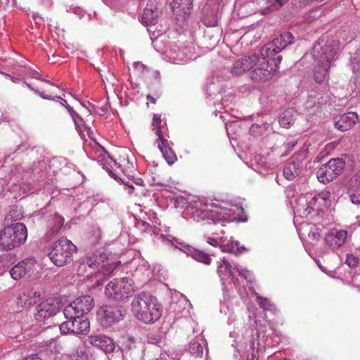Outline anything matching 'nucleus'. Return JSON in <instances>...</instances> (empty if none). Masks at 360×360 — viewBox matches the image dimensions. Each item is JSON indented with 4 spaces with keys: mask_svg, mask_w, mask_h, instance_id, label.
Here are the masks:
<instances>
[{
    "mask_svg": "<svg viewBox=\"0 0 360 360\" xmlns=\"http://www.w3.org/2000/svg\"><path fill=\"white\" fill-rule=\"evenodd\" d=\"M25 83L26 84L27 86L31 89L32 91H33L35 94H38L39 96H40L42 98L44 99H47V100H54L53 98H52L51 96H49V95H46L45 94L43 91H39L37 89H35L34 88L31 84L27 83L26 82H25Z\"/></svg>",
    "mask_w": 360,
    "mask_h": 360,
    "instance_id": "obj_37",
    "label": "nucleus"
},
{
    "mask_svg": "<svg viewBox=\"0 0 360 360\" xmlns=\"http://www.w3.org/2000/svg\"><path fill=\"white\" fill-rule=\"evenodd\" d=\"M6 75L7 77H8L10 78V79H11L13 82H14V83H17V82H18L20 81V79H19V78H18V77H15L11 76V75H8V74H6Z\"/></svg>",
    "mask_w": 360,
    "mask_h": 360,
    "instance_id": "obj_51",
    "label": "nucleus"
},
{
    "mask_svg": "<svg viewBox=\"0 0 360 360\" xmlns=\"http://www.w3.org/2000/svg\"><path fill=\"white\" fill-rule=\"evenodd\" d=\"M257 60L256 55L245 56L236 62H235L231 68V73L233 76H238L243 74L245 72L252 70L253 64Z\"/></svg>",
    "mask_w": 360,
    "mask_h": 360,
    "instance_id": "obj_17",
    "label": "nucleus"
},
{
    "mask_svg": "<svg viewBox=\"0 0 360 360\" xmlns=\"http://www.w3.org/2000/svg\"><path fill=\"white\" fill-rule=\"evenodd\" d=\"M161 14V11L157 5L153 3L148 4L141 18V22L146 26L155 25Z\"/></svg>",
    "mask_w": 360,
    "mask_h": 360,
    "instance_id": "obj_21",
    "label": "nucleus"
},
{
    "mask_svg": "<svg viewBox=\"0 0 360 360\" xmlns=\"http://www.w3.org/2000/svg\"><path fill=\"white\" fill-rule=\"evenodd\" d=\"M40 80H41V81H43V82H46V83H48V84H51V85H53V84L50 80L44 79H42V78H41V79H40Z\"/></svg>",
    "mask_w": 360,
    "mask_h": 360,
    "instance_id": "obj_57",
    "label": "nucleus"
},
{
    "mask_svg": "<svg viewBox=\"0 0 360 360\" xmlns=\"http://www.w3.org/2000/svg\"><path fill=\"white\" fill-rule=\"evenodd\" d=\"M330 68L329 65H324L323 67H319L314 74V79L318 84H321L326 78L328 73V70Z\"/></svg>",
    "mask_w": 360,
    "mask_h": 360,
    "instance_id": "obj_29",
    "label": "nucleus"
},
{
    "mask_svg": "<svg viewBox=\"0 0 360 360\" xmlns=\"http://www.w3.org/2000/svg\"><path fill=\"white\" fill-rule=\"evenodd\" d=\"M295 121L292 110H286L279 117L278 122L283 127H288Z\"/></svg>",
    "mask_w": 360,
    "mask_h": 360,
    "instance_id": "obj_27",
    "label": "nucleus"
},
{
    "mask_svg": "<svg viewBox=\"0 0 360 360\" xmlns=\"http://www.w3.org/2000/svg\"><path fill=\"white\" fill-rule=\"evenodd\" d=\"M2 262H6L7 264H13L16 262V255L14 254L8 253L4 255L1 257Z\"/></svg>",
    "mask_w": 360,
    "mask_h": 360,
    "instance_id": "obj_41",
    "label": "nucleus"
},
{
    "mask_svg": "<svg viewBox=\"0 0 360 360\" xmlns=\"http://www.w3.org/2000/svg\"><path fill=\"white\" fill-rule=\"evenodd\" d=\"M303 170L302 162L300 160H292L288 162L283 168V174L284 177L292 181L298 176Z\"/></svg>",
    "mask_w": 360,
    "mask_h": 360,
    "instance_id": "obj_23",
    "label": "nucleus"
},
{
    "mask_svg": "<svg viewBox=\"0 0 360 360\" xmlns=\"http://www.w3.org/2000/svg\"><path fill=\"white\" fill-rule=\"evenodd\" d=\"M125 311L113 305L101 307L96 313L97 320L104 328H108L124 319Z\"/></svg>",
    "mask_w": 360,
    "mask_h": 360,
    "instance_id": "obj_9",
    "label": "nucleus"
},
{
    "mask_svg": "<svg viewBox=\"0 0 360 360\" xmlns=\"http://www.w3.org/2000/svg\"><path fill=\"white\" fill-rule=\"evenodd\" d=\"M108 174H110V176L111 177H112L113 179H115V180L118 181V176L117 174H115L112 171H108Z\"/></svg>",
    "mask_w": 360,
    "mask_h": 360,
    "instance_id": "obj_54",
    "label": "nucleus"
},
{
    "mask_svg": "<svg viewBox=\"0 0 360 360\" xmlns=\"http://www.w3.org/2000/svg\"><path fill=\"white\" fill-rule=\"evenodd\" d=\"M160 151L169 165H172L176 161V155L171 147L166 146L165 149H162Z\"/></svg>",
    "mask_w": 360,
    "mask_h": 360,
    "instance_id": "obj_30",
    "label": "nucleus"
},
{
    "mask_svg": "<svg viewBox=\"0 0 360 360\" xmlns=\"http://www.w3.org/2000/svg\"><path fill=\"white\" fill-rule=\"evenodd\" d=\"M13 214L11 212L5 218L6 226L0 231V250L10 251L23 245L27 238L26 226L20 222L8 224Z\"/></svg>",
    "mask_w": 360,
    "mask_h": 360,
    "instance_id": "obj_3",
    "label": "nucleus"
},
{
    "mask_svg": "<svg viewBox=\"0 0 360 360\" xmlns=\"http://www.w3.org/2000/svg\"><path fill=\"white\" fill-rule=\"evenodd\" d=\"M64 219L57 213L50 214L47 219L48 231L45 234L47 240H51L56 236L63 226Z\"/></svg>",
    "mask_w": 360,
    "mask_h": 360,
    "instance_id": "obj_20",
    "label": "nucleus"
},
{
    "mask_svg": "<svg viewBox=\"0 0 360 360\" xmlns=\"http://www.w3.org/2000/svg\"><path fill=\"white\" fill-rule=\"evenodd\" d=\"M134 282L130 277L114 279L105 287V295L114 300H122L134 291Z\"/></svg>",
    "mask_w": 360,
    "mask_h": 360,
    "instance_id": "obj_6",
    "label": "nucleus"
},
{
    "mask_svg": "<svg viewBox=\"0 0 360 360\" xmlns=\"http://www.w3.org/2000/svg\"><path fill=\"white\" fill-rule=\"evenodd\" d=\"M53 98H54V100H53V101H55L56 99H60V100H61V101H60V104H61L62 105H63L65 108V105H69V104L68 103L67 101H66V100H65V99H63V98H62L60 96H55V97H53Z\"/></svg>",
    "mask_w": 360,
    "mask_h": 360,
    "instance_id": "obj_48",
    "label": "nucleus"
},
{
    "mask_svg": "<svg viewBox=\"0 0 360 360\" xmlns=\"http://www.w3.org/2000/svg\"><path fill=\"white\" fill-rule=\"evenodd\" d=\"M22 74L27 77L34 78L38 80L41 79L39 73L37 71L30 68H25L22 71Z\"/></svg>",
    "mask_w": 360,
    "mask_h": 360,
    "instance_id": "obj_36",
    "label": "nucleus"
},
{
    "mask_svg": "<svg viewBox=\"0 0 360 360\" xmlns=\"http://www.w3.org/2000/svg\"><path fill=\"white\" fill-rule=\"evenodd\" d=\"M70 115H71V117H72V119L74 120H75V118L79 119V120H82V118L79 115V114L77 112H76L74 110L72 112H70Z\"/></svg>",
    "mask_w": 360,
    "mask_h": 360,
    "instance_id": "obj_49",
    "label": "nucleus"
},
{
    "mask_svg": "<svg viewBox=\"0 0 360 360\" xmlns=\"http://www.w3.org/2000/svg\"><path fill=\"white\" fill-rule=\"evenodd\" d=\"M193 0H173L171 2V8L173 11L179 9L185 15H189L193 8Z\"/></svg>",
    "mask_w": 360,
    "mask_h": 360,
    "instance_id": "obj_25",
    "label": "nucleus"
},
{
    "mask_svg": "<svg viewBox=\"0 0 360 360\" xmlns=\"http://www.w3.org/2000/svg\"><path fill=\"white\" fill-rule=\"evenodd\" d=\"M346 263L351 267H354L359 263V258L352 255H347L346 258Z\"/></svg>",
    "mask_w": 360,
    "mask_h": 360,
    "instance_id": "obj_39",
    "label": "nucleus"
},
{
    "mask_svg": "<svg viewBox=\"0 0 360 360\" xmlns=\"http://www.w3.org/2000/svg\"><path fill=\"white\" fill-rule=\"evenodd\" d=\"M234 269H236L237 272L238 273V274L240 276H242L245 278H247V274L248 272V271L247 269L239 268L237 266H235Z\"/></svg>",
    "mask_w": 360,
    "mask_h": 360,
    "instance_id": "obj_44",
    "label": "nucleus"
},
{
    "mask_svg": "<svg viewBox=\"0 0 360 360\" xmlns=\"http://www.w3.org/2000/svg\"><path fill=\"white\" fill-rule=\"evenodd\" d=\"M131 311L139 321L151 324L161 317L162 309L155 296L141 292L132 298Z\"/></svg>",
    "mask_w": 360,
    "mask_h": 360,
    "instance_id": "obj_2",
    "label": "nucleus"
},
{
    "mask_svg": "<svg viewBox=\"0 0 360 360\" xmlns=\"http://www.w3.org/2000/svg\"><path fill=\"white\" fill-rule=\"evenodd\" d=\"M258 304L260 307L263 308L264 310L269 309V307L271 306L269 301L266 298L257 297Z\"/></svg>",
    "mask_w": 360,
    "mask_h": 360,
    "instance_id": "obj_42",
    "label": "nucleus"
},
{
    "mask_svg": "<svg viewBox=\"0 0 360 360\" xmlns=\"http://www.w3.org/2000/svg\"><path fill=\"white\" fill-rule=\"evenodd\" d=\"M146 98L148 101H150L151 103L154 104L156 103V99L149 94L146 96Z\"/></svg>",
    "mask_w": 360,
    "mask_h": 360,
    "instance_id": "obj_52",
    "label": "nucleus"
},
{
    "mask_svg": "<svg viewBox=\"0 0 360 360\" xmlns=\"http://www.w3.org/2000/svg\"><path fill=\"white\" fill-rule=\"evenodd\" d=\"M179 248L183 250L187 255L191 256L196 261L202 262L204 264L209 265L212 262V258L209 254L190 245H184Z\"/></svg>",
    "mask_w": 360,
    "mask_h": 360,
    "instance_id": "obj_22",
    "label": "nucleus"
},
{
    "mask_svg": "<svg viewBox=\"0 0 360 360\" xmlns=\"http://www.w3.org/2000/svg\"><path fill=\"white\" fill-rule=\"evenodd\" d=\"M205 345V339L202 335H199L189 342L187 349L192 356L200 357L203 354V349Z\"/></svg>",
    "mask_w": 360,
    "mask_h": 360,
    "instance_id": "obj_24",
    "label": "nucleus"
},
{
    "mask_svg": "<svg viewBox=\"0 0 360 360\" xmlns=\"http://www.w3.org/2000/svg\"><path fill=\"white\" fill-rule=\"evenodd\" d=\"M246 250L244 246H240L238 241H229L223 247V251L238 255Z\"/></svg>",
    "mask_w": 360,
    "mask_h": 360,
    "instance_id": "obj_26",
    "label": "nucleus"
},
{
    "mask_svg": "<svg viewBox=\"0 0 360 360\" xmlns=\"http://www.w3.org/2000/svg\"><path fill=\"white\" fill-rule=\"evenodd\" d=\"M317 264L319 265V266L321 268V269L323 271H326V270L323 269V267L322 266V265H321V264H319V262H316Z\"/></svg>",
    "mask_w": 360,
    "mask_h": 360,
    "instance_id": "obj_58",
    "label": "nucleus"
},
{
    "mask_svg": "<svg viewBox=\"0 0 360 360\" xmlns=\"http://www.w3.org/2000/svg\"><path fill=\"white\" fill-rule=\"evenodd\" d=\"M345 167V161L341 158H333L323 164L316 172L318 180L323 184H328L340 176Z\"/></svg>",
    "mask_w": 360,
    "mask_h": 360,
    "instance_id": "obj_8",
    "label": "nucleus"
},
{
    "mask_svg": "<svg viewBox=\"0 0 360 360\" xmlns=\"http://www.w3.org/2000/svg\"><path fill=\"white\" fill-rule=\"evenodd\" d=\"M123 360H143V351L134 338H124L121 346Z\"/></svg>",
    "mask_w": 360,
    "mask_h": 360,
    "instance_id": "obj_12",
    "label": "nucleus"
},
{
    "mask_svg": "<svg viewBox=\"0 0 360 360\" xmlns=\"http://www.w3.org/2000/svg\"><path fill=\"white\" fill-rule=\"evenodd\" d=\"M24 304L25 305H31L32 302L31 299H28L27 296L25 294L20 295L19 297V304Z\"/></svg>",
    "mask_w": 360,
    "mask_h": 360,
    "instance_id": "obj_43",
    "label": "nucleus"
},
{
    "mask_svg": "<svg viewBox=\"0 0 360 360\" xmlns=\"http://www.w3.org/2000/svg\"><path fill=\"white\" fill-rule=\"evenodd\" d=\"M155 134L158 136V141H160V143L158 145L160 150L165 149L166 146H169L167 139L162 135V130L157 129Z\"/></svg>",
    "mask_w": 360,
    "mask_h": 360,
    "instance_id": "obj_34",
    "label": "nucleus"
},
{
    "mask_svg": "<svg viewBox=\"0 0 360 360\" xmlns=\"http://www.w3.org/2000/svg\"><path fill=\"white\" fill-rule=\"evenodd\" d=\"M161 122H162V120H161L160 116L158 114H154L153 117L152 124L154 127L153 131L155 133L157 129L161 130V125H160Z\"/></svg>",
    "mask_w": 360,
    "mask_h": 360,
    "instance_id": "obj_40",
    "label": "nucleus"
},
{
    "mask_svg": "<svg viewBox=\"0 0 360 360\" xmlns=\"http://www.w3.org/2000/svg\"><path fill=\"white\" fill-rule=\"evenodd\" d=\"M347 235L345 230H333L326 236V244L333 250L339 249L345 243Z\"/></svg>",
    "mask_w": 360,
    "mask_h": 360,
    "instance_id": "obj_16",
    "label": "nucleus"
},
{
    "mask_svg": "<svg viewBox=\"0 0 360 360\" xmlns=\"http://www.w3.org/2000/svg\"><path fill=\"white\" fill-rule=\"evenodd\" d=\"M296 143H297L296 141H292V142L288 143V145H287L288 146V148L289 150H292L294 148V146L296 145Z\"/></svg>",
    "mask_w": 360,
    "mask_h": 360,
    "instance_id": "obj_53",
    "label": "nucleus"
},
{
    "mask_svg": "<svg viewBox=\"0 0 360 360\" xmlns=\"http://www.w3.org/2000/svg\"><path fill=\"white\" fill-rule=\"evenodd\" d=\"M22 360H43L38 354H32L25 356Z\"/></svg>",
    "mask_w": 360,
    "mask_h": 360,
    "instance_id": "obj_45",
    "label": "nucleus"
},
{
    "mask_svg": "<svg viewBox=\"0 0 360 360\" xmlns=\"http://www.w3.org/2000/svg\"><path fill=\"white\" fill-rule=\"evenodd\" d=\"M60 304L52 299L46 300L36 306L34 318L41 322L55 316L60 311Z\"/></svg>",
    "mask_w": 360,
    "mask_h": 360,
    "instance_id": "obj_13",
    "label": "nucleus"
},
{
    "mask_svg": "<svg viewBox=\"0 0 360 360\" xmlns=\"http://www.w3.org/2000/svg\"><path fill=\"white\" fill-rule=\"evenodd\" d=\"M65 108L68 110L69 113L73 110V108L70 105H65Z\"/></svg>",
    "mask_w": 360,
    "mask_h": 360,
    "instance_id": "obj_56",
    "label": "nucleus"
},
{
    "mask_svg": "<svg viewBox=\"0 0 360 360\" xmlns=\"http://www.w3.org/2000/svg\"><path fill=\"white\" fill-rule=\"evenodd\" d=\"M339 50V42L328 35L321 36L314 44L311 55L314 60L326 61L330 64Z\"/></svg>",
    "mask_w": 360,
    "mask_h": 360,
    "instance_id": "obj_5",
    "label": "nucleus"
},
{
    "mask_svg": "<svg viewBox=\"0 0 360 360\" xmlns=\"http://www.w3.org/2000/svg\"><path fill=\"white\" fill-rule=\"evenodd\" d=\"M92 357V354L84 347H78L76 350L75 358L77 360H91Z\"/></svg>",
    "mask_w": 360,
    "mask_h": 360,
    "instance_id": "obj_32",
    "label": "nucleus"
},
{
    "mask_svg": "<svg viewBox=\"0 0 360 360\" xmlns=\"http://www.w3.org/2000/svg\"><path fill=\"white\" fill-rule=\"evenodd\" d=\"M88 342L92 346L97 347L105 353L112 352L115 349V342L104 335H91L88 337Z\"/></svg>",
    "mask_w": 360,
    "mask_h": 360,
    "instance_id": "obj_15",
    "label": "nucleus"
},
{
    "mask_svg": "<svg viewBox=\"0 0 360 360\" xmlns=\"http://www.w3.org/2000/svg\"><path fill=\"white\" fill-rule=\"evenodd\" d=\"M293 42V35L285 32L264 45L260 51L261 57H257L253 64L250 72L251 79L255 82H264L270 79L273 72L282 60V56L278 53Z\"/></svg>",
    "mask_w": 360,
    "mask_h": 360,
    "instance_id": "obj_1",
    "label": "nucleus"
},
{
    "mask_svg": "<svg viewBox=\"0 0 360 360\" xmlns=\"http://www.w3.org/2000/svg\"><path fill=\"white\" fill-rule=\"evenodd\" d=\"M317 264L319 265V266L321 268V269L323 271H326V270L323 269V267L322 266V265H321V264H319V262H316Z\"/></svg>",
    "mask_w": 360,
    "mask_h": 360,
    "instance_id": "obj_59",
    "label": "nucleus"
},
{
    "mask_svg": "<svg viewBox=\"0 0 360 360\" xmlns=\"http://www.w3.org/2000/svg\"><path fill=\"white\" fill-rule=\"evenodd\" d=\"M134 67L137 69V70H141L143 71L145 68H146V66L144 64H143L141 62H134Z\"/></svg>",
    "mask_w": 360,
    "mask_h": 360,
    "instance_id": "obj_46",
    "label": "nucleus"
},
{
    "mask_svg": "<svg viewBox=\"0 0 360 360\" xmlns=\"http://www.w3.org/2000/svg\"><path fill=\"white\" fill-rule=\"evenodd\" d=\"M82 266L84 268L88 266L93 270L89 273L88 276H91L94 272L96 274L97 271L103 275L110 274L115 269V265L109 262L108 255L102 250H97L90 257H86L80 268Z\"/></svg>",
    "mask_w": 360,
    "mask_h": 360,
    "instance_id": "obj_7",
    "label": "nucleus"
},
{
    "mask_svg": "<svg viewBox=\"0 0 360 360\" xmlns=\"http://www.w3.org/2000/svg\"><path fill=\"white\" fill-rule=\"evenodd\" d=\"M222 263L224 266V267L229 266L230 263L224 257L222 259Z\"/></svg>",
    "mask_w": 360,
    "mask_h": 360,
    "instance_id": "obj_55",
    "label": "nucleus"
},
{
    "mask_svg": "<svg viewBox=\"0 0 360 360\" xmlns=\"http://www.w3.org/2000/svg\"><path fill=\"white\" fill-rule=\"evenodd\" d=\"M351 64L354 72H360V49L352 57Z\"/></svg>",
    "mask_w": 360,
    "mask_h": 360,
    "instance_id": "obj_33",
    "label": "nucleus"
},
{
    "mask_svg": "<svg viewBox=\"0 0 360 360\" xmlns=\"http://www.w3.org/2000/svg\"><path fill=\"white\" fill-rule=\"evenodd\" d=\"M77 251V247L70 240L60 238L53 243L49 257L56 266L60 267L71 262Z\"/></svg>",
    "mask_w": 360,
    "mask_h": 360,
    "instance_id": "obj_4",
    "label": "nucleus"
},
{
    "mask_svg": "<svg viewBox=\"0 0 360 360\" xmlns=\"http://www.w3.org/2000/svg\"><path fill=\"white\" fill-rule=\"evenodd\" d=\"M137 184L142 185L143 181L141 179H139V181L136 182Z\"/></svg>",
    "mask_w": 360,
    "mask_h": 360,
    "instance_id": "obj_60",
    "label": "nucleus"
},
{
    "mask_svg": "<svg viewBox=\"0 0 360 360\" xmlns=\"http://www.w3.org/2000/svg\"><path fill=\"white\" fill-rule=\"evenodd\" d=\"M331 193L328 191H322L312 197L307 202L306 211L311 213L313 211H322L324 208H328L330 205Z\"/></svg>",
    "mask_w": 360,
    "mask_h": 360,
    "instance_id": "obj_14",
    "label": "nucleus"
},
{
    "mask_svg": "<svg viewBox=\"0 0 360 360\" xmlns=\"http://www.w3.org/2000/svg\"><path fill=\"white\" fill-rule=\"evenodd\" d=\"M357 121V114L354 112H349L337 117L335 126L338 130L345 131L351 129Z\"/></svg>",
    "mask_w": 360,
    "mask_h": 360,
    "instance_id": "obj_19",
    "label": "nucleus"
},
{
    "mask_svg": "<svg viewBox=\"0 0 360 360\" xmlns=\"http://www.w3.org/2000/svg\"><path fill=\"white\" fill-rule=\"evenodd\" d=\"M266 1H267V4L269 6H272L274 8H278L283 6L289 0H266Z\"/></svg>",
    "mask_w": 360,
    "mask_h": 360,
    "instance_id": "obj_38",
    "label": "nucleus"
},
{
    "mask_svg": "<svg viewBox=\"0 0 360 360\" xmlns=\"http://www.w3.org/2000/svg\"><path fill=\"white\" fill-rule=\"evenodd\" d=\"M155 360H168V359H164V358H162V357H160V358L156 359H155Z\"/></svg>",
    "mask_w": 360,
    "mask_h": 360,
    "instance_id": "obj_61",
    "label": "nucleus"
},
{
    "mask_svg": "<svg viewBox=\"0 0 360 360\" xmlns=\"http://www.w3.org/2000/svg\"><path fill=\"white\" fill-rule=\"evenodd\" d=\"M225 269L228 271L229 277H231L232 279H233L234 275H233V267H232L231 264H230L229 266H226Z\"/></svg>",
    "mask_w": 360,
    "mask_h": 360,
    "instance_id": "obj_47",
    "label": "nucleus"
},
{
    "mask_svg": "<svg viewBox=\"0 0 360 360\" xmlns=\"http://www.w3.org/2000/svg\"><path fill=\"white\" fill-rule=\"evenodd\" d=\"M146 340L150 344L158 345L161 342V336L155 332H149L146 335Z\"/></svg>",
    "mask_w": 360,
    "mask_h": 360,
    "instance_id": "obj_35",
    "label": "nucleus"
},
{
    "mask_svg": "<svg viewBox=\"0 0 360 360\" xmlns=\"http://www.w3.org/2000/svg\"><path fill=\"white\" fill-rule=\"evenodd\" d=\"M315 235H316V234H315L314 233H312V235H311V238H315Z\"/></svg>",
    "mask_w": 360,
    "mask_h": 360,
    "instance_id": "obj_63",
    "label": "nucleus"
},
{
    "mask_svg": "<svg viewBox=\"0 0 360 360\" xmlns=\"http://www.w3.org/2000/svg\"><path fill=\"white\" fill-rule=\"evenodd\" d=\"M208 243L213 246H217L219 244L218 240L214 238H209Z\"/></svg>",
    "mask_w": 360,
    "mask_h": 360,
    "instance_id": "obj_50",
    "label": "nucleus"
},
{
    "mask_svg": "<svg viewBox=\"0 0 360 360\" xmlns=\"http://www.w3.org/2000/svg\"><path fill=\"white\" fill-rule=\"evenodd\" d=\"M67 321L60 325L62 334H86L90 328L89 321L84 316L72 314V318H66Z\"/></svg>",
    "mask_w": 360,
    "mask_h": 360,
    "instance_id": "obj_10",
    "label": "nucleus"
},
{
    "mask_svg": "<svg viewBox=\"0 0 360 360\" xmlns=\"http://www.w3.org/2000/svg\"><path fill=\"white\" fill-rule=\"evenodd\" d=\"M125 184V185H127V186H129V187L131 188H134L133 186H131V185H129V184Z\"/></svg>",
    "mask_w": 360,
    "mask_h": 360,
    "instance_id": "obj_62",
    "label": "nucleus"
},
{
    "mask_svg": "<svg viewBox=\"0 0 360 360\" xmlns=\"http://www.w3.org/2000/svg\"><path fill=\"white\" fill-rule=\"evenodd\" d=\"M94 307V301L91 296H81L65 307L63 314L65 318H72V314H79L80 316H84L90 312Z\"/></svg>",
    "mask_w": 360,
    "mask_h": 360,
    "instance_id": "obj_11",
    "label": "nucleus"
},
{
    "mask_svg": "<svg viewBox=\"0 0 360 360\" xmlns=\"http://www.w3.org/2000/svg\"><path fill=\"white\" fill-rule=\"evenodd\" d=\"M34 265L33 259L27 258L15 264L10 271V275L14 280H18L30 273Z\"/></svg>",
    "mask_w": 360,
    "mask_h": 360,
    "instance_id": "obj_18",
    "label": "nucleus"
},
{
    "mask_svg": "<svg viewBox=\"0 0 360 360\" xmlns=\"http://www.w3.org/2000/svg\"><path fill=\"white\" fill-rule=\"evenodd\" d=\"M216 214L213 213L211 210H202L198 213L195 214V217L196 218V221L198 222L199 221H205L206 223H210V221H213L215 219Z\"/></svg>",
    "mask_w": 360,
    "mask_h": 360,
    "instance_id": "obj_28",
    "label": "nucleus"
},
{
    "mask_svg": "<svg viewBox=\"0 0 360 360\" xmlns=\"http://www.w3.org/2000/svg\"><path fill=\"white\" fill-rule=\"evenodd\" d=\"M349 198L353 204L360 205V179L356 188H351L349 192Z\"/></svg>",
    "mask_w": 360,
    "mask_h": 360,
    "instance_id": "obj_31",
    "label": "nucleus"
}]
</instances>
